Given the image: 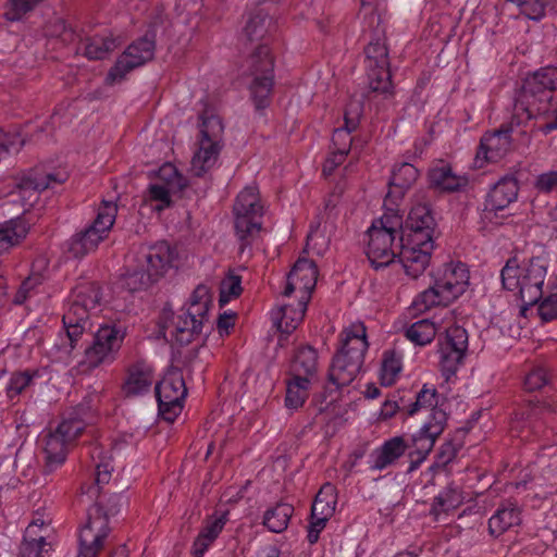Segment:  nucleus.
<instances>
[{
    "label": "nucleus",
    "mask_w": 557,
    "mask_h": 557,
    "mask_svg": "<svg viewBox=\"0 0 557 557\" xmlns=\"http://www.w3.org/2000/svg\"><path fill=\"white\" fill-rule=\"evenodd\" d=\"M311 381L307 379H298L290 376L286 381L285 405L289 409H298L302 407L309 396V387Z\"/></svg>",
    "instance_id": "obj_40"
},
{
    "label": "nucleus",
    "mask_w": 557,
    "mask_h": 557,
    "mask_svg": "<svg viewBox=\"0 0 557 557\" xmlns=\"http://www.w3.org/2000/svg\"><path fill=\"white\" fill-rule=\"evenodd\" d=\"M272 25V18L263 9L253 11L245 26V34L250 41L262 39Z\"/></svg>",
    "instance_id": "obj_43"
},
{
    "label": "nucleus",
    "mask_w": 557,
    "mask_h": 557,
    "mask_svg": "<svg viewBox=\"0 0 557 557\" xmlns=\"http://www.w3.org/2000/svg\"><path fill=\"white\" fill-rule=\"evenodd\" d=\"M447 423V413L443 409H434L430 420L411 436L413 450L409 453L410 465L407 472L417 470L432 451L436 438L443 433Z\"/></svg>",
    "instance_id": "obj_9"
},
{
    "label": "nucleus",
    "mask_w": 557,
    "mask_h": 557,
    "mask_svg": "<svg viewBox=\"0 0 557 557\" xmlns=\"http://www.w3.org/2000/svg\"><path fill=\"white\" fill-rule=\"evenodd\" d=\"M344 335L342 346L334 355L329 368L324 392L312 398L315 405L323 403L333 392H339L343 387L348 386L362 369L364 355L369 347L364 325L356 326L355 331L347 330Z\"/></svg>",
    "instance_id": "obj_1"
},
{
    "label": "nucleus",
    "mask_w": 557,
    "mask_h": 557,
    "mask_svg": "<svg viewBox=\"0 0 557 557\" xmlns=\"http://www.w3.org/2000/svg\"><path fill=\"white\" fill-rule=\"evenodd\" d=\"M368 66L389 65L388 50L380 39L370 41L364 48Z\"/></svg>",
    "instance_id": "obj_51"
},
{
    "label": "nucleus",
    "mask_w": 557,
    "mask_h": 557,
    "mask_svg": "<svg viewBox=\"0 0 557 557\" xmlns=\"http://www.w3.org/2000/svg\"><path fill=\"white\" fill-rule=\"evenodd\" d=\"M373 223L376 224L377 230L387 231L388 233H392V236L395 237H404L403 218L397 213H385L383 216L375 220Z\"/></svg>",
    "instance_id": "obj_55"
},
{
    "label": "nucleus",
    "mask_w": 557,
    "mask_h": 557,
    "mask_svg": "<svg viewBox=\"0 0 557 557\" xmlns=\"http://www.w3.org/2000/svg\"><path fill=\"white\" fill-rule=\"evenodd\" d=\"M125 333L116 325L104 324L92 334V341L85 349L84 360L88 369H95L102 362L113 360L121 348Z\"/></svg>",
    "instance_id": "obj_10"
},
{
    "label": "nucleus",
    "mask_w": 557,
    "mask_h": 557,
    "mask_svg": "<svg viewBox=\"0 0 557 557\" xmlns=\"http://www.w3.org/2000/svg\"><path fill=\"white\" fill-rule=\"evenodd\" d=\"M469 277L466 264L458 262L457 264L446 265L444 276L437 281L441 283V287L455 300L465 293L469 284Z\"/></svg>",
    "instance_id": "obj_22"
},
{
    "label": "nucleus",
    "mask_w": 557,
    "mask_h": 557,
    "mask_svg": "<svg viewBox=\"0 0 557 557\" xmlns=\"http://www.w3.org/2000/svg\"><path fill=\"white\" fill-rule=\"evenodd\" d=\"M441 360V371L442 374L449 380L451 375H455L458 367L462 363L466 355H461L460 352H448V351H440Z\"/></svg>",
    "instance_id": "obj_56"
},
{
    "label": "nucleus",
    "mask_w": 557,
    "mask_h": 557,
    "mask_svg": "<svg viewBox=\"0 0 557 557\" xmlns=\"http://www.w3.org/2000/svg\"><path fill=\"white\" fill-rule=\"evenodd\" d=\"M421 408H431L433 413L434 409H441L438 407L437 392L435 388L429 389L425 386L417 394L416 401L410 404L408 408V414L413 416Z\"/></svg>",
    "instance_id": "obj_53"
},
{
    "label": "nucleus",
    "mask_w": 557,
    "mask_h": 557,
    "mask_svg": "<svg viewBox=\"0 0 557 557\" xmlns=\"http://www.w3.org/2000/svg\"><path fill=\"white\" fill-rule=\"evenodd\" d=\"M85 426V421L73 411L61 421L54 432L71 444L83 433Z\"/></svg>",
    "instance_id": "obj_48"
},
{
    "label": "nucleus",
    "mask_w": 557,
    "mask_h": 557,
    "mask_svg": "<svg viewBox=\"0 0 557 557\" xmlns=\"http://www.w3.org/2000/svg\"><path fill=\"white\" fill-rule=\"evenodd\" d=\"M69 445L70 444L55 432H49L45 436L44 451L46 455V468H48L49 471L65 461Z\"/></svg>",
    "instance_id": "obj_34"
},
{
    "label": "nucleus",
    "mask_w": 557,
    "mask_h": 557,
    "mask_svg": "<svg viewBox=\"0 0 557 557\" xmlns=\"http://www.w3.org/2000/svg\"><path fill=\"white\" fill-rule=\"evenodd\" d=\"M117 208L113 202L102 201L96 219L85 230L74 234L67 242V252L81 259L96 250L114 224Z\"/></svg>",
    "instance_id": "obj_7"
},
{
    "label": "nucleus",
    "mask_w": 557,
    "mask_h": 557,
    "mask_svg": "<svg viewBox=\"0 0 557 557\" xmlns=\"http://www.w3.org/2000/svg\"><path fill=\"white\" fill-rule=\"evenodd\" d=\"M546 264L540 257H532L519 263L516 256L509 258L500 271L504 289L517 293L518 298L528 305H536L543 296Z\"/></svg>",
    "instance_id": "obj_2"
},
{
    "label": "nucleus",
    "mask_w": 557,
    "mask_h": 557,
    "mask_svg": "<svg viewBox=\"0 0 557 557\" xmlns=\"http://www.w3.org/2000/svg\"><path fill=\"white\" fill-rule=\"evenodd\" d=\"M556 88L557 71L555 69L543 67L528 75L516 96V113H525L527 120H531L548 112Z\"/></svg>",
    "instance_id": "obj_3"
},
{
    "label": "nucleus",
    "mask_w": 557,
    "mask_h": 557,
    "mask_svg": "<svg viewBox=\"0 0 557 557\" xmlns=\"http://www.w3.org/2000/svg\"><path fill=\"white\" fill-rule=\"evenodd\" d=\"M29 226L22 218L12 219L0 228V252L18 245L27 235Z\"/></svg>",
    "instance_id": "obj_37"
},
{
    "label": "nucleus",
    "mask_w": 557,
    "mask_h": 557,
    "mask_svg": "<svg viewBox=\"0 0 557 557\" xmlns=\"http://www.w3.org/2000/svg\"><path fill=\"white\" fill-rule=\"evenodd\" d=\"M222 146L221 143L200 138L199 149L191 160V171L195 176L202 177L214 166Z\"/></svg>",
    "instance_id": "obj_24"
},
{
    "label": "nucleus",
    "mask_w": 557,
    "mask_h": 557,
    "mask_svg": "<svg viewBox=\"0 0 557 557\" xmlns=\"http://www.w3.org/2000/svg\"><path fill=\"white\" fill-rule=\"evenodd\" d=\"M548 0H524L520 9L528 18L540 21L545 16Z\"/></svg>",
    "instance_id": "obj_59"
},
{
    "label": "nucleus",
    "mask_w": 557,
    "mask_h": 557,
    "mask_svg": "<svg viewBox=\"0 0 557 557\" xmlns=\"http://www.w3.org/2000/svg\"><path fill=\"white\" fill-rule=\"evenodd\" d=\"M173 251L166 242L141 248L138 252L137 263L157 282L164 276L171 267Z\"/></svg>",
    "instance_id": "obj_13"
},
{
    "label": "nucleus",
    "mask_w": 557,
    "mask_h": 557,
    "mask_svg": "<svg viewBox=\"0 0 557 557\" xmlns=\"http://www.w3.org/2000/svg\"><path fill=\"white\" fill-rule=\"evenodd\" d=\"M121 497L114 495L106 506L96 502L87 511V521L79 532L77 557H97L111 533L109 520L120 511Z\"/></svg>",
    "instance_id": "obj_4"
},
{
    "label": "nucleus",
    "mask_w": 557,
    "mask_h": 557,
    "mask_svg": "<svg viewBox=\"0 0 557 557\" xmlns=\"http://www.w3.org/2000/svg\"><path fill=\"white\" fill-rule=\"evenodd\" d=\"M73 301L88 308L96 309L101 299L100 287L95 282L79 284L73 290Z\"/></svg>",
    "instance_id": "obj_47"
},
{
    "label": "nucleus",
    "mask_w": 557,
    "mask_h": 557,
    "mask_svg": "<svg viewBox=\"0 0 557 557\" xmlns=\"http://www.w3.org/2000/svg\"><path fill=\"white\" fill-rule=\"evenodd\" d=\"M437 223L430 202H417L410 209L405 222V228L409 231L407 240L414 245H426L433 242Z\"/></svg>",
    "instance_id": "obj_11"
},
{
    "label": "nucleus",
    "mask_w": 557,
    "mask_h": 557,
    "mask_svg": "<svg viewBox=\"0 0 557 557\" xmlns=\"http://www.w3.org/2000/svg\"><path fill=\"white\" fill-rule=\"evenodd\" d=\"M44 0H8L5 20L10 22L21 21L28 12L33 11Z\"/></svg>",
    "instance_id": "obj_50"
},
{
    "label": "nucleus",
    "mask_w": 557,
    "mask_h": 557,
    "mask_svg": "<svg viewBox=\"0 0 557 557\" xmlns=\"http://www.w3.org/2000/svg\"><path fill=\"white\" fill-rule=\"evenodd\" d=\"M459 450V446L453 443V441L445 442L438 449L436 455V461L434 467H446L450 461L455 459L457 453Z\"/></svg>",
    "instance_id": "obj_61"
},
{
    "label": "nucleus",
    "mask_w": 557,
    "mask_h": 557,
    "mask_svg": "<svg viewBox=\"0 0 557 557\" xmlns=\"http://www.w3.org/2000/svg\"><path fill=\"white\" fill-rule=\"evenodd\" d=\"M47 545L48 543L44 536L32 541L24 537L20 545L18 557H42V553Z\"/></svg>",
    "instance_id": "obj_58"
},
{
    "label": "nucleus",
    "mask_w": 557,
    "mask_h": 557,
    "mask_svg": "<svg viewBox=\"0 0 557 557\" xmlns=\"http://www.w3.org/2000/svg\"><path fill=\"white\" fill-rule=\"evenodd\" d=\"M511 126H502L492 134H486L481 138L476 159H483L488 162H495L510 147Z\"/></svg>",
    "instance_id": "obj_17"
},
{
    "label": "nucleus",
    "mask_w": 557,
    "mask_h": 557,
    "mask_svg": "<svg viewBox=\"0 0 557 557\" xmlns=\"http://www.w3.org/2000/svg\"><path fill=\"white\" fill-rule=\"evenodd\" d=\"M35 375H37V371L14 372L5 388L8 397L13 398L20 395L30 384Z\"/></svg>",
    "instance_id": "obj_54"
},
{
    "label": "nucleus",
    "mask_w": 557,
    "mask_h": 557,
    "mask_svg": "<svg viewBox=\"0 0 557 557\" xmlns=\"http://www.w3.org/2000/svg\"><path fill=\"white\" fill-rule=\"evenodd\" d=\"M158 401L159 416L166 422H174L176 417L182 412L183 404L172 398L164 399L156 396Z\"/></svg>",
    "instance_id": "obj_57"
},
{
    "label": "nucleus",
    "mask_w": 557,
    "mask_h": 557,
    "mask_svg": "<svg viewBox=\"0 0 557 557\" xmlns=\"http://www.w3.org/2000/svg\"><path fill=\"white\" fill-rule=\"evenodd\" d=\"M226 523V513L222 515L214 520L208 521L202 528L193 544V555L195 557H202L208 547L219 536Z\"/></svg>",
    "instance_id": "obj_31"
},
{
    "label": "nucleus",
    "mask_w": 557,
    "mask_h": 557,
    "mask_svg": "<svg viewBox=\"0 0 557 557\" xmlns=\"http://www.w3.org/2000/svg\"><path fill=\"white\" fill-rule=\"evenodd\" d=\"M409 448L403 436H394L371 454L370 469L381 471L394 465Z\"/></svg>",
    "instance_id": "obj_18"
},
{
    "label": "nucleus",
    "mask_w": 557,
    "mask_h": 557,
    "mask_svg": "<svg viewBox=\"0 0 557 557\" xmlns=\"http://www.w3.org/2000/svg\"><path fill=\"white\" fill-rule=\"evenodd\" d=\"M368 248L367 257L371 265L377 270L389 265L396 258L399 248V243L395 245V236L384 230H377L376 224L368 230Z\"/></svg>",
    "instance_id": "obj_12"
},
{
    "label": "nucleus",
    "mask_w": 557,
    "mask_h": 557,
    "mask_svg": "<svg viewBox=\"0 0 557 557\" xmlns=\"http://www.w3.org/2000/svg\"><path fill=\"white\" fill-rule=\"evenodd\" d=\"M240 284L242 277L232 273L221 282L219 296L220 307L225 306L232 298H237L240 296L243 292Z\"/></svg>",
    "instance_id": "obj_52"
},
{
    "label": "nucleus",
    "mask_w": 557,
    "mask_h": 557,
    "mask_svg": "<svg viewBox=\"0 0 557 557\" xmlns=\"http://www.w3.org/2000/svg\"><path fill=\"white\" fill-rule=\"evenodd\" d=\"M419 175V170L411 163L404 162L395 166L388 182L391 190L387 196L395 194L396 197H403L417 182Z\"/></svg>",
    "instance_id": "obj_26"
},
{
    "label": "nucleus",
    "mask_w": 557,
    "mask_h": 557,
    "mask_svg": "<svg viewBox=\"0 0 557 557\" xmlns=\"http://www.w3.org/2000/svg\"><path fill=\"white\" fill-rule=\"evenodd\" d=\"M318 267L314 261L299 258L290 270V276L299 283V288L308 296L314 289L318 281Z\"/></svg>",
    "instance_id": "obj_28"
},
{
    "label": "nucleus",
    "mask_w": 557,
    "mask_h": 557,
    "mask_svg": "<svg viewBox=\"0 0 557 557\" xmlns=\"http://www.w3.org/2000/svg\"><path fill=\"white\" fill-rule=\"evenodd\" d=\"M458 499L453 495H438L435 497L434 503L431 508V513L437 518L441 512H447L454 508H456Z\"/></svg>",
    "instance_id": "obj_63"
},
{
    "label": "nucleus",
    "mask_w": 557,
    "mask_h": 557,
    "mask_svg": "<svg viewBox=\"0 0 557 557\" xmlns=\"http://www.w3.org/2000/svg\"><path fill=\"white\" fill-rule=\"evenodd\" d=\"M156 283L157 281L144 268L138 265L132 272H128L124 278V286L132 293L146 290Z\"/></svg>",
    "instance_id": "obj_49"
},
{
    "label": "nucleus",
    "mask_w": 557,
    "mask_h": 557,
    "mask_svg": "<svg viewBox=\"0 0 557 557\" xmlns=\"http://www.w3.org/2000/svg\"><path fill=\"white\" fill-rule=\"evenodd\" d=\"M48 183H41L37 172H29L21 176L15 185L24 206H33L38 195L48 189Z\"/></svg>",
    "instance_id": "obj_36"
},
{
    "label": "nucleus",
    "mask_w": 557,
    "mask_h": 557,
    "mask_svg": "<svg viewBox=\"0 0 557 557\" xmlns=\"http://www.w3.org/2000/svg\"><path fill=\"white\" fill-rule=\"evenodd\" d=\"M212 296L210 289L205 284H199L193 292L188 307L185 313L189 318L202 320V324L208 320Z\"/></svg>",
    "instance_id": "obj_33"
},
{
    "label": "nucleus",
    "mask_w": 557,
    "mask_h": 557,
    "mask_svg": "<svg viewBox=\"0 0 557 557\" xmlns=\"http://www.w3.org/2000/svg\"><path fill=\"white\" fill-rule=\"evenodd\" d=\"M539 315L544 322H549L557 318V293L550 294L540 302Z\"/></svg>",
    "instance_id": "obj_62"
},
{
    "label": "nucleus",
    "mask_w": 557,
    "mask_h": 557,
    "mask_svg": "<svg viewBox=\"0 0 557 557\" xmlns=\"http://www.w3.org/2000/svg\"><path fill=\"white\" fill-rule=\"evenodd\" d=\"M175 326L174 338L180 345H188L196 335L202 332V320L187 317L185 312L177 317V321L173 322Z\"/></svg>",
    "instance_id": "obj_39"
},
{
    "label": "nucleus",
    "mask_w": 557,
    "mask_h": 557,
    "mask_svg": "<svg viewBox=\"0 0 557 557\" xmlns=\"http://www.w3.org/2000/svg\"><path fill=\"white\" fill-rule=\"evenodd\" d=\"M520 522L519 508L512 503L502 504L488 519V533L494 537H498L510 528L519 525Z\"/></svg>",
    "instance_id": "obj_25"
},
{
    "label": "nucleus",
    "mask_w": 557,
    "mask_h": 557,
    "mask_svg": "<svg viewBox=\"0 0 557 557\" xmlns=\"http://www.w3.org/2000/svg\"><path fill=\"white\" fill-rule=\"evenodd\" d=\"M369 87L374 92L393 95L389 65L368 66Z\"/></svg>",
    "instance_id": "obj_41"
},
{
    "label": "nucleus",
    "mask_w": 557,
    "mask_h": 557,
    "mask_svg": "<svg viewBox=\"0 0 557 557\" xmlns=\"http://www.w3.org/2000/svg\"><path fill=\"white\" fill-rule=\"evenodd\" d=\"M534 188L541 194L557 191V170L548 171L536 176Z\"/></svg>",
    "instance_id": "obj_60"
},
{
    "label": "nucleus",
    "mask_w": 557,
    "mask_h": 557,
    "mask_svg": "<svg viewBox=\"0 0 557 557\" xmlns=\"http://www.w3.org/2000/svg\"><path fill=\"white\" fill-rule=\"evenodd\" d=\"M436 335L435 324L428 320H419L406 330V337L419 346L431 343Z\"/></svg>",
    "instance_id": "obj_46"
},
{
    "label": "nucleus",
    "mask_w": 557,
    "mask_h": 557,
    "mask_svg": "<svg viewBox=\"0 0 557 557\" xmlns=\"http://www.w3.org/2000/svg\"><path fill=\"white\" fill-rule=\"evenodd\" d=\"M468 349V332L460 325H453L445 332V341L441 343L438 351L460 352L466 355Z\"/></svg>",
    "instance_id": "obj_42"
},
{
    "label": "nucleus",
    "mask_w": 557,
    "mask_h": 557,
    "mask_svg": "<svg viewBox=\"0 0 557 557\" xmlns=\"http://www.w3.org/2000/svg\"><path fill=\"white\" fill-rule=\"evenodd\" d=\"M156 49V29L150 26L145 35L131 44L109 70L108 84L121 82L127 73L153 59Z\"/></svg>",
    "instance_id": "obj_8"
},
{
    "label": "nucleus",
    "mask_w": 557,
    "mask_h": 557,
    "mask_svg": "<svg viewBox=\"0 0 557 557\" xmlns=\"http://www.w3.org/2000/svg\"><path fill=\"white\" fill-rule=\"evenodd\" d=\"M293 513L290 504L278 502L264 512L262 523L269 531L281 533L287 529Z\"/></svg>",
    "instance_id": "obj_30"
},
{
    "label": "nucleus",
    "mask_w": 557,
    "mask_h": 557,
    "mask_svg": "<svg viewBox=\"0 0 557 557\" xmlns=\"http://www.w3.org/2000/svg\"><path fill=\"white\" fill-rule=\"evenodd\" d=\"M199 119L201 120V138L221 143L224 133V125L220 116L213 114L208 108H206L200 113Z\"/></svg>",
    "instance_id": "obj_45"
},
{
    "label": "nucleus",
    "mask_w": 557,
    "mask_h": 557,
    "mask_svg": "<svg viewBox=\"0 0 557 557\" xmlns=\"http://www.w3.org/2000/svg\"><path fill=\"white\" fill-rule=\"evenodd\" d=\"M153 383L152 370L143 363L129 367L127 377L123 384V392L127 397L148 393Z\"/></svg>",
    "instance_id": "obj_21"
},
{
    "label": "nucleus",
    "mask_w": 557,
    "mask_h": 557,
    "mask_svg": "<svg viewBox=\"0 0 557 557\" xmlns=\"http://www.w3.org/2000/svg\"><path fill=\"white\" fill-rule=\"evenodd\" d=\"M433 248V242H430V247L428 248L426 245H414L408 240L405 244L404 237L401 236L396 257L401 263L406 274L412 278H417L428 268Z\"/></svg>",
    "instance_id": "obj_14"
},
{
    "label": "nucleus",
    "mask_w": 557,
    "mask_h": 557,
    "mask_svg": "<svg viewBox=\"0 0 557 557\" xmlns=\"http://www.w3.org/2000/svg\"><path fill=\"white\" fill-rule=\"evenodd\" d=\"M235 231L242 242V249L250 246L253 238L261 231L260 219L263 215L260 205L259 190L256 186H248L242 190L234 203Z\"/></svg>",
    "instance_id": "obj_5"
},
{
    "label": "nucleus",
    "mask_w": 557,
    "mask_h": 557,
    "mask_svg": "<svg viewBox=\"0 0 557 557\" xmlns=\"http://www.w3.org/2000/svg\"><path fill=\"white\" fill-rule=\"evenodd\" d=\"M159 176L163 183L149 185V198L161 202L162 207H169L171 205L170 194L182 191L187 186V180L170 163L160 168Z\"/></svg>",
    "instance_id": "obj_15"
},
{
    "label": "nucleus",
    "mask_w": 557,
    "mask_h": 557,
    "mask_svg": "<svg viewBox=\"0 0 557 557\" xmlns=\"http://www.w3.org/2000/svg\"><path fill=\"white\" fill-rule=\"evenodd\" d=\"M336 504L335 486L331 483H325L314 497L311 506V515L331 518L335 511Z\"/></svg>",
    "instance_id": "obj_38"
},
{
    "label": "nucleus",
    "mask_w": 557,
    "mask_h": 557,
    "mask_svg": "<svg viewBox=\"0 0 557 557\" xmlns=\"http://www.w3.org/2000/svg\"><path fill=\"white\" fill-rule=\"evenodd\" d=\"M318 368V352L309 346L297 349L290 363L289 375L309 381L314 377Z\"/></svg>",
    "instance_id": "obj_23"
},
{
    "label": "nucleus",
    "mask_w": 557,
    "mask_h": 557,
    "mask_svg": "<svg viewBox=\"0 0 557 557\" xmlns=\"http://www.w3.org/2000/svg\"><path fill=\"white\" fill-rule=\"evenodd\" d=\"M403 369L401 356L395 350H386L383 354L380 380L383 386H391L396 382Z\"/></svg>",
    "instance_id": "obj_44"
},
{
    "label": "nucleus",
    "mask_w": 557,
    "mask_h": 557,
    "mask_svg": "<svg viewBox=\"0 0 557 557\" xmlns=\"http://www.w3.org/2000/svg\"><path fill=\"white\" fill-rule=\"evenodd\" d=\"M431 187L444 193H456L465 189L469 180L465 175H456L449 164L442 163L431 168L428 172Z\"/></svg>",
    "instance_id": "obj_19"
},
{
    "label": "nucleus",
    "mask_w": 557,
    "mask_h": 557,
    "mask_svg": "<svg viewBox=\"0 0 557 557\" xmlns=\"http://www.w3.org/2000/svg\"><path fill=\"white\" fill-rule=\"evenodd\" d=\"M249 72L253 77L249 85L250 99L256 110H263L271 103L274 86V59L267 45H260L250 55Z\"/></svg>",
    "instance_id": "obj_6"
},
{
    "label": "nucleus",
    "mask_w": 557,
    "mask_h": 557,
    "mask_svg": "<svg viewBox=\"0 0 557 557\" xmlns=\"http://www.w3.org/2000/svg\"><path fill=\"white\" fill-rule=\"evenodd\" d=\"M453 301L451 296L435 280L432 286L418 295L412 305L417 310L425 311L436 306L446 307Z\"/></svg>",
    "instance_id": "obj_35"
},
{
    "label": "nucleus",
    "mask_w": 557,
    "mask_h": 557,
    "mask_svg": "<svg viewBox=\"0 0 557 557\" xmlns=\"http://www.w3.org/2000/svg\"><path fill=\"white\" fill-rule=\"evenodd\" d=\"M89 311L88 308L72 300L69 309L62 317V322L72 348H75L77 339L83 335L86 329L90 326Z\"/></svg>",
    "instance_id": "obj_20"
},
{
    "label": "nucleus",
    "mask_w": 557,
    "mask_h": 557,
    "mask_svg": "<svg viewBox=\"0 0 557 557\" xmlns=\"http://www.w3.org/2000/svg\"><path fill=\"white\" fill-rule=\"evenodd\" d=\"M519 185L517 178L505 176L490 190L484 203L487 212H497L507 208L518 197Z\"/></svg>",
    "instance_id": "obj_16"
},
{
    "label": "nucleus",
    "mask_w": 557,
    "mask_h": 557,
    "mask_svg": "<svg viewBox=\"0 0 557 557\" xmlns=\"http://www.w3.org/2000/svg\"><path fill=\"white\" fill-rule=\"evenodd\" d=\"M116 48L115 39L111 37H87L77 48L88 60H103Z\"/></svg>",
    "instance_id": "obj_32"
},
{
    "label": "nucleus",
    "mask_w": 557,
    "mask_h": 557,
    "mask_svg": "<svg viewBox=\"0 0 557 557\" xmlns=\"http://www.w3.org/2000/svg\"><path fill=\"white\" fill-rule=\"evenodd\" d=\"M547 384V376L544 369H535L531 371L525 380L524 387L529 392H534Z\"/></svg>",
    "instance_id": "obj_64"
},
{
    "label": "nucleus",
    "mask_w": 557,
    "mask_h": 557,
    "mask_svg": "<svg viewBox=\"0 0 557 557\" xmlns=\"http://www.w3.org/2000/svg\"><path fill=\"white\" fill-rule=\"evenodd\" d=\"M156 396L164 399L172 398L183 404L187 395L185 381L180 371L170 372L162 381L158 382L154 387Z\"/></svg>",
    "instance_id": "obj_29"
},
{
    "label": "nucleus",
    "mask_w": 557,
    "mask_h": 557,
    "mask_svg": "<svg viewBox=\"0 0 557 557\" xmlns=\"http://www.w3.org/2000/svg\"><path fill=\"white\" fill-rule=\"evenodd\" d=\"M307 301L308 299L305 301H299L298 305L300 309L297 311H294L289 305H282L273 310L271 315L273 324L277 331L286 335L295 331L299 321H301L305 315Z\"/></svg>",
    "instance_id": "obj_27"
}]
</instances>
